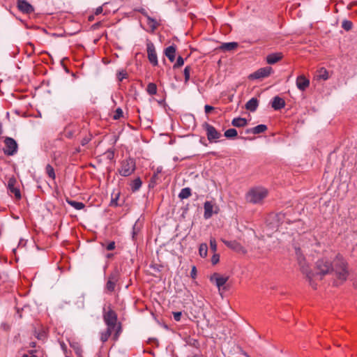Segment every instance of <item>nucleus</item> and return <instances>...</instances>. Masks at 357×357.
<instances>
[{
	"label": "nucleus",
	"instance_id": "nucleus-1",
	"mask_svg": "<svg viewBox=\"0 0 357 357\" xmlns=\"http://www.w3.org/2000/svg\"><path fill=\"white\" fill-rule=\"evenodd\" d=\"M295 250L301 271L306 275L310 285L314 288L315 286L312 282L313 278L321 280L323 276L331 273H335L340 282H343L347 279L349 275L347 263L340 254L331 252L325 255L317 261L314 272H312L305 262L301 249L296 248Z\"/></svg>",
	"mask_w": 357,
	"mask_h": 357
},
{
	"label": "nucleus",
	"instance_id": "nucleus-2",
	"mask_svg": "<svg viewBox=\"0 0 357 357\" xmlns=\"http://www.w3.org/2000/svg\"><path fill=\"white\" fill-rule=\"evenodd\" d=\"M268 195V190L263 187L257 186L252 188L245 195V199L248 202L257 204H261Z\"/></svg>",
	"mask_w": 357,
	"mask_h": 357
},
{
	"label": "nucleus",
	"instance_id": "nucleus-3",
	"mask_svg": "<svg viewBox=\"0 0 357 357\" xmlns=\"http://www.w3.org/2000/svg\"><path fill=\"white\" fill-rule=\"evenodd\" d=\"M135 169V160L132 158H128L120 162V166L118 168V172L121 176L127 177L132 175Z\"/></svg>",
	"mask_w": 357,
	"mask_h": 357
},
{
	"label": "nucleus",
	"instance_id": "nucleus-4",
	"mask_svg": "<svg viewBox=\"0 0 357 357\" xmlns=\"http://www.w3.org/2000/svg\"><path fill=\"white\" fill-rule=\"evenodd\" d=\"M103 319L107 325V327L116 329V337H117L118 334L121 331L120 326H116V322H117V315L116 312L112 310H109L107 312H105L103 314Z\"/></svg>",
	"mask_w": 357,
	"mask_h": 357
},
{
	"label": "nucleus",
	"instance_id": "nucleus-5",
	"mask_svg": "<svg viewBox=\"0 0 357 357\" xmlns=\"http://www.w3.org/2000/svg\"><path fill=\"white\" fill-rule=\"evenodd\" d=\"M4 147L3 151L6 155H15L18 151V144L12 137H6L3 139Z\"/></svg>",
	"mask_w": 357,
	"mask_h": 357
},
{
	"label": "nucleus",
	"instance_id": "nucleus-6",
	"mask_svg": "<svg viewBox=\"0 0 357 357\" xmlns=\"http://www.w3.org/2000/svg\"><path fill=\"white\" fill-rule=\"evenodd\" d=\"M203 128L205 130L208 140L211 142H216L221 137V133L218 132L216 128L212 125L204 123L202 125Z\"/></svg>",
	"mask_w": 357,
	"mask_h": 357
},
{
	"label": "nucleus",
	"instance_id": "nucleus-7",
	"mask_svg": "<svg viewBox=\"0 0 357 357\" xmlns=\"http://www.w3.org/2000/svg\"><path fill=\"white\" fill-rule=\"evenodd\" d=\"M7 190L10 196L14 195L17 199L21 198L20 190L17 186V182L15 178L11 177L9 178L7 184Z\"/></svg>",
	"mask_w": 357,
	"mask_h": 357
},
{
	"label": "nucleus",
	"instance_id": "nucleus-8",
	"mask_svg": "<svg viewBox=\"0 0 357 357\" xmlns=\"http://www.w3.org/2000/svg\"><path fill=\"white\" fill-rule=\"evenodd\" d=\"M146 50L148 54V59L149 62L153 66H156L158 64V56L155 48L154 44L150 41L146 42Z\"/></svg>",
	"mask_w": 357,
	"mask_h": 357
},
{
	"label": "nucleus",
	"instance_id": "nucleus-9",
	"mask_svg": "<svg viewBox=\"0 0 357 357\" xmlns=\"http://www.w3.org/2000/svg\"><path fill=\"white\" fill-rule=\"evenodd\" d=\"M204 208V218L206 220L211 218L213 214H217L219 211V207L210 201L205 202Z\"/></svg>",
	"mask_w": 357,
	"mask_h": 357
},
{
	"label": "nucleus",
	"instance_id": "nucleus-10",
	"mask_svg": "<svg viewBox=\"0 0 357 357\" xmlns=\"http://www.w3.org/2000/svg\"><path fill=\"white\" fill-rule=\"evenodd\" d=\"M273 72L272 68L267 66L261 68L255 73L250 75L249 78L251 79H258L268 77Z\"/></svg>",
	"mask_w": 357,
	"mask_h": 357
},
{
	"label": "nucleus",
	"instance_id": "nucleus-11",
	"mask_svg": "<svg viewBox=\"0 0 357 357\" xmlns=\"http://www.w3.org/2000/svg\"><path fill=\"white\" fill-rule=\"evenodd\" d=\"M119 280V273L116 271H114L110 273L108 276V280L106 283L105 289L109 292H112L114 291L116 284Z\"/></svg>",
	"mask_w": 357,
	"mask_h": 357
},
{
	"label": "nucleus",
	"instance_id": "nucleus-12",
	"mask_svg": "<svg viewBox=\"0 0 357 357\" xmlns=\"http://www.w3.org/2000/svg\"><path fill=\"white\" fill-rule=\"evenodd\" d=\"M17 8L23 13L30 14L34 12V8L26 0H17Z\"/></svg>",
	"mask_w": 357,
	"mask_h": 357
},
{
	"label": "nucleus",
	"instance_id": "nucleus-13",
	"mask_svg": "<svg viewBox=\"0 0 357 357\" xmlns=\"http://www.w3.org/2000/svg\"><path fill=\"white\" fill-rule=\"evenodd\" d=\"M222 241L229 248H230L236 252H242V253H245V252H246L245 250L244 249V248L241 245V243L236 241H227V240L222 239Z\"/></svg>",
	"mask_w": 357,
	"mask_h": 357
},
{
	"label": "nucleus",
	"instance_id": "nucleus-14",
	"mask_svg": "<svg viewBox=\"0 0 357 357\" xmlns=\"http://www.w3.org/2000/svg\"><path fill=\"white\" fill-rule=\"evenodd\" d=\"M211 281L212 282H215V285L218 288L219 291H220L221 288L225 284V283L228 280V277L221 276L218 273L213 274L211 277Z\"/></svg>",
	"mask_w": 357,
	"mask_h": 357
},
{
	"label": "nucleus",
	"instance_id": "nucleus-15",
	"mask_svg": "<svg viewBox=\"0 0 357 357\" xmlns=\"http://www.w3.org/2000/svg\"><path fill=\"white\" fill-rule=\"evenodd\" d=\"M310 85V80L303 75H300L296 79V86L300 91H305Z\"/></svg>",
	"mask_w": 357,
	"mask_h": 357
},
{
	"label": "nucleus",
	"instance_id": "nucleus-16",
	"mask_svg": "<svg viewBox=\"0 0 357 357\" xmlns=\"http://www.w3.org/2000/svg\"><path fill=\"white\" fill-rule=\"evenodd\" d=\"M283 57V54L282 52H274L269 54L266 56V62L268 64H275L279 61H280Z\"/></svg>",
	"mask_w": 357,
	"mask_h": 357
},
{
	"label": "nucleus",
	"instance_id": "nucleus-17",
	"mask_svg": "<svg viewBox=\"0 0 357 357\" xmlns=\"http://www.w3.org/2000/svg\"><path fill=\"white\" fill-rule=\"evenodd\" d=\"M271 106L275 110H279L285 106V102L282 98L275 96L272 100Z\"/></svg>",
	"mask_w": 357,
	"mask_h": 357
},
{
	"label": "nucleus",
	"instance_id": "nucleus-18",
	"mask_svg": "<svg viewBox=\"0 0 357 357\" xmlns=\"http://www.w3.org/2000/svg\"><path fill=\"white\" fill-rule=\"evenodd\" d=\"M267 130V126L264 124L258 125L254 128H248L245 130L246 134H260L264 132Z\"/></svg>",
	"mask_w": 357,
	"mask_h": 357
},
{
	"label": "nucleus",
	"instance_id": "nucleus-19",
	"mask_svg": "<svg viewBox=\"0 0 357 357\" xmlns=\"http://www.w3.org/2000/svg\"><path fill=\"white\" fill-rule=\"evenodd\" d=\"M259 106V101L257 98H252L245 104V109L250 112H255Z\"/></svg>",
	"mask_w": 357,
	"mask_h": 357
},
{
	"label": "nucleus",
	"instance_id": "nucleus-20",
	"mask_svg": "<svg viewBox=\"0 0 357 357\" xmlns=\"http://www.w3.org/2000/svg\"><path fill=\"white\" fill-rule=\"evenodd\" d=\"M238 46L236 42L224 43L220 46V49L225 52H230L236 49Z\"/></svg>",
	"mask_w": 357,
	"mask_h": 357
},
{
	"label": "nucleus",
	"instance_id": "nucleus-21",
	"mask_svg": "<svg viewBox=\"0 0 357 357\" xmlns=\"http://www.w3.org/2000/svg\"><path fill=\"white\" fill-rule=\"evenodd\" d=\"M165 56L169 59L171 62L175 59L176 48L174 46L171 45L167 47L165 51Z\"/></svg>",
	"mask_w": 357,
	"mask_h": 357
},
{
	"label": "nucleus",
	"instance_id": "nucleus-22",
	"mask_svg": "<svg viewBox=\"0 0 357 357\" xmlns=\"http://www.w3.org/2000/svg\"><path fill=\"white\" fill-rule=\"evenodd\" d=\"M248 121L245 118H234L231 121V125L234 127L241 128L247 125Z\"/></svg>",
	"mask_w": 357,
	"mask_h": 357
},
{
	"label": "nucleus",
	"instance_id": "nucleus-23",
	"mask_svg": "<svg viewBox=\"0 0 357 357\" xmlns=\"http://www.w3.org/2000/svg\"><path fill=\"white\" fill-rule=\"evenodd\" d=\"M115 329L107 327V329L105 331H102L100 333V340L102 342H105L108 340L109 337H110L112 333Z\"/></svg>",
	"mask_w": 357,
	"mask_h": 357
},
{
	"label": "nucleus",
	"instance_id": "nucleus-24",
	"mask_svg": "<svg viewBox=\"0 0 357 357\" xmlns=\"http://www.w3.org/2000/svg\"><path fill=\"white\" fill-rule=\"evenodd\" d=\"M146 19H147V24L150 29V31L153 32L158 26V22L156 21V20L151 17L149 15H146Z\"/></svg>",
	"mask_w": 357,
	"mask_h": 357
},
{
	"label": "nucleus",
	"instance_id": "nucleus-25",
	"mask_svg": "<svg viewBox=\"0 0 357 357\" xmlns=\"http://www.w3.org/2000/svg\"><path fill=\"white\" fill-rule=\"evenodd\" d=\"M142 184V183L139 177L134 179L130 183L131 190L133 192L138 190L141 188Z\"/></svg>",
	"mask_w": 357,
	"mask_h": 357
},
{
	"label": "nucleus",
	"instance_id": "nucleus-26",
	"mask_svg": "<svg viewBox=\"0 0 357 357\" xmlns=\"http://www.w3.org/2000/svg\"><path fill=\"white\" fill-rule=\"evenodd\" d=\"M191 195V189L188 187L181 189L178 194V197L181 199L188 198Z\"/></svg>",
	"mask_w": 357,
	"mask_h": 357
},
{
	"label": "nucleus",
	"instance_id": "nucleus-27",
	"mask_svg": "<svg viewBox=\"0 0 357 357\" xmlns=\"http://www.w3.org/2000/svg\"><path fill=\"white\" fill-rule=\"evenodd\" d=\"M317 77L320 79L326 80L328 78V71L324 68H320L317 73Z\"/></svg>",
	"mask_w": 357,
	"mask_h": 357
},
{
	"label": "nucleus",
	"instance_id": "nucleus-28",
	"mask_svg": "<svg viewBox=\"0 0 357 357\" xmlns=\"http://www.w3.org/2000/svg\"><path fill=\"white\" fill-rule=\"evenodd\" d=\"M69 205L73 206L76 210H82L84 208V204L80 202H76L73 200H67Z\"/></svg>",
	"mask_w": 357,
	"mask_h": 357
},
{
	"label": "nucleus",
	"instance_id": "nucleus-29",
	"mask_svg": "<svg viewBox=\"0 0 357 357\" xmlns=\"http://www.w3.org/2000/svg\"><path fill=\"white\" fill-rule=\"evenodd\" d=\"M237 130L234 128H229L224 133L225 137L228 139L234 138L237 136Z\"/></svg>",
	"mask_w": 357,
	"mask_h": 357
},
{
	"label": "nucleus",
	"instance_id": "nucleus-30",
	"mask_svg": "<svg viewBox=\"0 0 357 357\" xmlns=\"http://www.w3.org/2000/svg\"><path fill=\"white\" fill-rule=\"evenodd\" d=\"M146 91L149 95L153 96L157 93V86L155 83H149L146 88Z\"/></svg>",
	"mask_w": 357,
	"mask_h": 357
},
{
	"label": "nucleus",
	"instance_id": "nucleus-31",
	"mask_svg": "<svg viewBox=\"0 0 357 357\" xmlns=\"http://www.w3.org/2000/svg\"><path fill=\"white\" fill-rule=\"evenodd\" d=\"M208 253V246L206 243H202L199 248V254L202 257H206Z\"/></svg>",
	"mask_w": 357,
	"mask_h": 357
},
{
	"label": "nucleus",
	"instance_id": "nucleus-32",
	"mask_svg": "<svg viewBox=\"0 0 357 357\" xmlns=\"http://www.w3.org/2000/svg\"><path fill=\"white\" fill-rule=\"evenodd\" d=\"M45 171H46V173L49 176L50 178H51L53 180L55 178L56 175H55V173H54V168H53V167L52 165H47L46 166Z\"/></svg>",
	"mask_w": 357,
	"mask_h": 357
},
{
	"label": "nucleus",
	"instance_id": "nucleus-33",
	"mask_svg": "<svg viewBox=\"0 0 357 357\" xmlns=\"http://www.w3.org/2000/svg\"><path fill=\"white\" fill-rule=\"evenodd\" d=\"M342 27L345 30V31H350L352 27H353V23L349 21V20H344L342 21Z\"/></svg>",
	"mask_w": 357,
	"mask_h": 357
},
{
	"label": "nucleus",
	"instance_id": "nucleus-34",
	"mask_svg": "<svg viewBox=\"0 0 357 357\" xmlns=\"http://www.w3.org/2000/svg\"><path fill=\"white\" fill-rule=\"evenodd\" d=\"M73 347L75 354L77 355V357H83L82 356V349L81 347L78 344L76 345H72Z\"/></svg>",
	"mask_w": 357,
	"mask_h": 357
},
{
	"label": "nucleus",
	"instance_id": "nucleus-35",
	"mask_svg": "<svg viewBox=\"0 0 357 357\" xmlns=\"http://www.w3.org/2000/svg\"><path fill=\"white\" fill-rule=\"evenodd\" d=\"M191 68L190 66H186L184 69V76L185 82L188 81L190 76Z\"/></svg>",
	"mask_w": 357,
	"mask_h": 357
},
{
	"label": "nucleus",
	"instance_id": "nucleus-36",
	"mask_svg": "<svg viewBox=\"0 0 357 357\" xmlns=\"http://www.w3.org/2000/svg\"><path fill=\"white\" fill-rule=\"evenodd\" d=\"M184 63V60L181 56H178L177 58L176 62L174 65V68H178L181 66H183Z\"/></svg>",
	"mask_w": 357,
	"mask_h": 357
},
{
	"label": "nucleus",
	"instance_id": "nucleus-37",
	"mask_svg": "<svg viewBox=\"0 0 357 357\" xmlns=\"http://www.w3.org/2000/svg\"><path fill=\"white\" fill-rule=\"evenodd\" d=\"M127 73L125 70L119 71L117 74V77L119 81H122L123 79L126 78Z\"/></svg>",
	"mask_w": 357,
	"mask_h": 357
},
{
	"label": "nucleus",
	"instance_id": "nucleus-38",
	"mask_svg": "<svg viewBox=\"0 0 357 357\" xmlns=\"http://www.w3.org/2000/svg\"><path fill=\"white\" fill-rule=\"evenodd\" d=\"M210 247H211V249L213 251V252H215L217 250V243H216V241L214 238H211L210 240Z\"/></svg>",
	"mask_w": 357,
	"mask_h": 357
},
{
	"label": "nucleus",
	"instance_id": "nucleus-39",
	"mask_svg": "<svg viewBox=\"0 0 357 357\" xmlns=\"http://www.w3.org/2000/svg\"><path fill=\"white\" fill-rule=\"evenodd\" d=\"M123 115V111L121 108H117L114 114V118L115 119H119Z\"/></svg>",
	"mask_w": 357,
	"mask_h": 357
},
{
	"label": "nucleus",
	"instance_id": "nucleus-40",
	"mask_svg": "<svg viewBox=\"0 0 357 357\" xmlns=\"http://www.w3.org/2000/svg\"><path fill=\"white\" fill-rule=\"evenodd\" d=\"M182 313L181 312H173L174 319L176 321H179L181 320Z\"/></svg>",
	"mask_w": 357,
	"mask_h": 357
},
{
	"label": "nucleus",
	"instance_id": "nucleus-41",
	"mask_svg": "<svg viewBox=\"0 0 357 357\" xmlns=\"http://www.w3.org/2000/svg\"><path fill=\"white\" fill-rule=\"evenodd\" d=\"M220 260V256L218 254H214L211 258V262L213 264H216Z\"/></svg>",
	"mask_w": 357,
	"mask_h": 357
},
{
	"label": "nucleus",
	"instance_id": "nucleus-42",
	"mask_svg": "<svg viewBox=\"0 0 357 357\" xmlns=\"http://www.w3.org/2000/svg\"><path fill=\"white\" fill-rule=\"evenodd\" d=\"M114 248H115V242L114 241L109 242L106 247V249L107 250H113Z\"/></svg>",
	"mask_w": 357,
	"mask_h": 357
},
{
	"label": "nucleus",
	"instance_id": "nucleus-43",
	"mask_svg": "<svg viewBox=\"0 0 357 357\" xmlns=\"http://www.w3.org/2000/svg\"><path fill=\"white\" fill-rule=\"evenodd\" d=\"M213 109H214V107L211 105H206L204 106V111H205L206 114H209Z\"/></svg>",
	"mask_w": 357,
	"mask_h": 357
},
{
	"label": "nucleus",
	"instance_id": "nucleus-44",
	"mask_svg": "<svg viewBox=\"0 0 357 357\" xmlns=\"http://www.w3.org/2000/svg\"><path fill=\"white\" fill-rule=\"evenodd\" d=\"M36 337L38 340H44L46 337V333L43 331L41 333H38Z\"/></svg>",
	"mask_w": 357,
	"mask_h": 357
},
{
	"label": "nucleus",
	"instance_id": "nucleus-45",
	"mask_svg": "<svg viewBox=\"0 0 357 357\" xmlns=\"http://www.w3.org/2000/svg\"><path fill=\"white\" fill-rule=\"evenodd\" d=\"M190 275L194 279L197 276V269H196V267L195 266H192V270H191V272H190Z\"/></svg>",
	"mask_w": 357,
	"mask_h": 357
},
{
	"label": "nucleus",
	"instance_id": "nucleus-46",
	"mask_svg": "<svg viewBox=\"0 0 357 357\" xmlns=\"http://www.w3.org/2000/svg\"><path fill=\"white\" fill-rule=\"evenodd\" d=\"M102 10H103L102 7L99 6V7H98V8L96 9L95 14H96V15H99V14H100V13H102Z\"/></svg>",
	"mask_w": 357,
	"mask_h": 357
},
{
	"label": "nucleus",
	"instance_id": "nucleus-47",
	"mask_svg": "<svg viewBox=\"0 0 357 357\" xmlns=\"http://www.w3.org/2000/svg\"><path fill=\"white\" fill-rule=\"evenodd\" d=\"M89 140L90 139L86 137L82 139V142H81L82 145L84 146V145L87 144L89 143Z\"/></svg>",
	"mask_w": 357,
	"mask_h": 357
},
{
	"label": "nucleus",
	"instance_id": "nucleus-48",
	"mask_svg": "<svg viewBox=\"0 0 357 357\" xmlns=\"http://www.w3.org/2000/svg\"><path fill=\"white\" fill-rule=\"evenodd\" d=\"M139 11L142 15H144V16H146V15H148V14H147L146 11V10H145V9H144V8H142V9L139 10Z\"/></svg>",
	"mask_w": 357,
	"mask_h": 357
},
{
	"label": "nucleus",
	"instance_id": "nucleus-49",
	"mask_svg": "<svg viewBox=\"0 0 357 357\" xmlns=\"http://www.w3.org/2000/svg\"><path fill=\"white\" fill-rule=\"evenodd\" d=\"M22 357H38V356L36 355H33V354H31V355L23 354Z\"/></svg>",
	"mask_w": 357,
	"mask_h": 357
},
{
	"label": "nucleus",
	"instance_id": "nucleus-50",
	"mask_svg": "<svg viewBox=\"0 0 357 357\" xmlns=\"http://www.w3.org/2000/svg\"><path fill=\"white\" fill-rule=\"evenodd\" d=\"M137 234L136 231V224L133 226V232H132V236L134 237L135 235Z\"/></svg>",
	"mask_w": 357,
	"mask_h": 357
},
{
	"label": "nucleus",
	"instance_id": "nucleus-51",
	"mask_svg": "<svg viewBox=\"0 0 357 357\" xmlns=\"http://www.w3.org/2000/svg\"><path fill=\"white\" fill-rule=\"evenodd\" d=\"M161 172V169L158 168V169H157V173H159V172Z\"/></svg>",
	"mask_w": 357,
	"mask_h": 357
},
{
	"label": "nucleus",
	"instance_id": "nucleus-52",
	"mask_svg": "<svg viewBox=\"0 0 357 357\" xmlns=\"http://www.w3.org/2000/svg\"><path fill=\"white\" fill-rule=\"evenodd\" d=\"M354 285H355V287L357 289V280L356 281V282L354 283Z\"/></svg>",
	"mask_w": 357,
	"mask_h": 357
},
{
	"label": "nucleus",
	"instance_id": "nucleus-53",
	"mask_svg": "<svg viewBox=\"0 0 357 357\" xmlns=\"http://www.w3.org/2000/svg\"><path fill=\"white\" fill-rule=\"evenodd\" d=\"M112 254H108V255H107V257H112Z\"/></svg>",
	"mask_w": 357,
	"mask_h": 357
},
{
	"label": "nucleus",
	"instance_id": "nucleus-54",
	"mask_svg": "<svg viewBox=\"0 0 357 357\" xmlns=\"http://www.w3.org/2000/svg\"><path fill=\"white\" fill-rule=\"evenodd\" d=\"M297 225H300L301 222L299 221L296 222Z\"/></svg>",
	"mask_w": 357,
	"mask_h": 357
},
{
	"label": "nucleus",
	"instance_id": "nucleus-55",
	"mask_svg": "<svg viewBox=\"0 0 357 357\" xmlns=\"http://www.w3.org/2000/svg\"><path fill=\"white\" fill-rule=\"evenodd\" d=\"M62 348H64V344H61Z\"/></svg>",
	"mask_w": 357,
	"mask_h": 357
},
{
	"label": "nucleus",
	"instance_id": "nucleus-56",
	"mask_svg": "<svg viewBox=\"0 0 357 357\" xmlns=\"http://www.w3.org/2000/svg\"><path fill=\"white\" fill-rule=\"evenodd\" d=\"M98 357H100V356H98Z\"/></svg>",
	"mask_w": 357,
	"mask_h": 357
}]
</instances>
